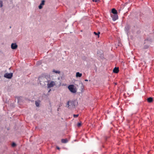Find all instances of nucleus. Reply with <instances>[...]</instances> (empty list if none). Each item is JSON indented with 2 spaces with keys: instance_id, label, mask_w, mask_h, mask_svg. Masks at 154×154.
<instances>
[{
  "instance_id": "1",
  "label": "nucleus",
  "mask_w": 154,
  "mask_h": 154,
  "mask_svg": "<svg viewBox=\"0 0 154 154\" xmlns=\"http://www.w3.org/2000/svg\"><path fill=\"white\" fill-rule=\"evenodd\" d=\"M38 80L40 84L42 86H44L46 85L47 79L44 76L40 77L38 78Z\"/></svg>"
},
{
  "instance_id": "2",
  "label": "nucleus",
  "mask_w": 154,
  "mask_h": 154,
  "mask_svg": "<svg viewBox=\"0 0 154 154\" xmlns=\"http://www.w3.org/2000/svg\"><path fill=\"white\" fill-rule=\"evenodd\" d=\"M68 88L72 93H75L76 92V89L75 88L74 85H71L68 86Z\"/></svg>"
},
{
  "instance_id": "3",
  "label": "nucleus",
  "mask_w": 154,
  "mask_h": 154,
  "mask_svg": "<svg viewBox=\"0 0 154 154\" xmlns=\"http://www.w3.org/2000/svg\"><path fill=\"white\" fill-rule=\"evenodd\" d=\"M56 85V82L54 81H51V82H48L47 84L48 88H51L53 87Z\"/></svg>"
},
{
  "instance_id": "4",
  "label": "nucleus",
  "mask_w": 154,
  "mask_h": 154,
  "mask_svg": "<svg viewBox=\"0 0 154 154\" xmlns=\"http://www.w3.org/2000/svg\"><path fill=\"white\" fill-rule=\"evenodd\" d=\"M13 73H6L4 75V77L8 79H11Z\"/></svg>"
},
{
  "instance_id": "5",
  "label": "nucleus",
  "mask_w": 154,
  "mask_h": 154,
  "mask_svg": "<svg viewBox=\"0 0 154 154\" xmlns=\"http://www.w3.org/2000/svg\"><path fill=\"white\" fill-rule=\"evenodd\" d=\"M111 17H112V20L115 21L118 19V16L117 14H112L111 15Z\"/></svg>"
},
{
  "instance_id": "6",
  "label": "nucleus",
  "mask_w": 154,
  "mask_h": 154,
  "mask_svg": "<svg viewBox=\"0 0 154 154\" xmlns=\"http://www.w3.org/2000/svg\"><path fill=\"white\" fill-rule=\"evenodd\" d=\"M17 45L16 44V43H12L11 45V48L12 49H17Z\"/></svg>"
},
{
  "instance_id": "7",
  "label": "nucleus",
  "mask_w": 154,
  "mask_h": 154,
  "mask_svg": "<svg viewBox=\"0 0 154 154\" xmlns=\"http://www.w3.org/2000/svg\"><path fill=\"white\" fill-rule=\"evenodd\" d=\"M45 2V0H42V1L41 3L38 6V8L39 9H41L42 8V6L44 5Z\"/></svg>"
},
{
  "instance_id": "8",
  "label": "nucleus",
  "mask_w": 154,
  "mask_h": 154,
  "mask_svg": "<svg viewBox=\"0 0 154 154\" xmlns=\"http://www.w3.org/2000/svg\"><path fill=\"white\" fill-rule=\"evenodd\" d=\"M113 72L114 73H117L119 72V68L118 67H115L113 70Z\"/></svg>"
},
{
  "instance_id": "9",
  "label": "nucleus",
  "mask_w": 154,
  "mask_h": 154,
  "mask_svg": "<svg viewBox=\"0 0 154 154\" xmlns=\"http://www.w3.org/2000/svg\"><path fill=\"white\" fill-rule=\"evenodd\" d=\"M61 142L63 143H66L68 142V140L67 139H62L61 140Z\"/></svg>"
},
{
  "instance_id": "10",
  "label": "nucleus",
  "mask_w": 154,
  "mask_h": 154,
  "mask_svg": "<svg viewBox=\"0 0 154 154\" xmlns=\"http://www.w3.org/2000/svg\"><path fill=\"white\" fill-rule=\"evenodd\" d=\"M112 14H117V11L115 8H113L112 10Z\"/></svg>"
},
{
  "instance_id": "11",
  "label": "nucleus",
  "mask_w": 154,
  "mask_h": 154,
  "mask_svg": "<svg viewBox=\"0 0 154 154\" xmlns=\"http://www.w3.org/2000/svg\"><path fill=\"white\" fill-rule=\"evenodd\" d=\"M153 100L152 98L150 97L147 98V101L149 103H151L153 101Z\"/></svg>"
},
{
  "instance_id": "12",
  "label": "nucleus",
  "mask_w": 154,
  "mask_h": 154,
  "mask_svg": "<svg viewBox=\"0 0 154 154\" xmlns=\"http://www.w3.org/2000/svg\"><path fill=\"white\" fill-rule=\"evenodd\" d=\"M82 76V74L80 73L79 72H77L76 73V76L77 77H81Z\"/></svg>"
},
{
  "instance_id": "13",
  "label": "nucleus",
  "mask_w": 154,
  "mask_h": 154,
  "mask_svg": "<svg viewBox=\"0 0 154 154\" xmlns=\"http://www.w3.org/2000/svg\"><path fill=\"white\" fill-rule=\"evenodd\" d=\"M94 33L95 35H98V38L99 37V34L100 33V32H98L97 33L95 32H94Z\"/></svg>"
},
{
  "instance_id": "14",
  "label": "nucleus",
  "mask_w": 154,
  "mask_h": 154,
  "mask_svg": "<svg viewBox=\"0 0 154 154\" xmlns=\"http://www.w3.org/2000/svg\"><path fill=\"white\" fill-rule=\"evenodd\" d=\"M53 72H54L55 73H58V74H59L60 73V72L59 71H58V70L57 71V70H53Z\"/></svg>"
},
{
  "instance_id": "15",
  "label": "nucleus",
  "mask_w": 154,
  "mask_h": 154,
  "mask_svg": "<svg viewBox=\"0 0 154 154\" xmlns=\"http://www.w3.org/2000/svg\"><path fill=\"white\" fill-rule=\"evenodd\" d=\"M35 104L36 106L38 107L39 106V103L36 101L35 102Z\"/></svg>"
},
{
  "instance_id": "16",
  "label": "nucleus",
  "mask_w": 154,
  "mask_h": 154,
  "mask_svg": "<svg viewBox=\"0 0 154 154\" xmlns=\"http://www.w3.org/2000/svg\"><path fill=\"white\" fill-rule=\"evenodd\" d=\"M3 6V3L2 1H0V7H2Z\"/></svg>"
},
{
  "instance_id": "17",
  "label": "nucleus",
  "mask_w": 154,
  "mask_h": 154,
  "mask_svg": "<svg viewBox=\"0 0 154 154\" xmlns=\"http://www.w3.org/2000/svg\"><path fill=\"white\" fill-rule=\"evenodd\" d=\"M66 106H67L69 108L70 107V103H69V101H68L67 103Z\"/></svg>"
},
{
  "instance_id": "18",
  "label": "nucleus",
  "mask_w": 154,
  "mask_h": 154,
  "mask_svg": "<svg viewBox=\"0 0 154 154\" xmlns=\"http://www.w3.org/2000/svg\"><path fill=\"white\" fill-rule=\"evenodd\" d=\"M16 145V144L14 143H13L12 144V146L13 147L15 146Z\"/></svg>"
},
{
  "instance_id": "19",
  "label": "nucleus",
  "mask_w": 154,
  "mask_h": 154,
  "mask_svg": "<svg viewBox=\"0 0 154 154\" xmlns=\"http://www.w3.org/2000/svg\"><path fill=\"white\" fill-rule=\"evenodd\" d=\"M70 107L69 108H72V101H69Z\"/></svg>"
},
{
  "instance_id": "20",
  "label": "nucleus",
  "mask_w": 154,
  "mask_h": 154,
  "mask_svg": "<svg viewBox=\"0 0 154 154\" xmlns=\"http://www.w3.org/2000/svg\"><path fill=\"white\" fill-rule=\"evenodd\" d=\"M81 125V123H78L77 124V126L78 127H80Z\"/></svg>"
},
{
  "instance_id": "21",
  "label": "nucleus",
  "mask_w": 154,
  "mask_h": 154,
  "mask_svg": "<svg viewBox=\"0 0 154 154\" xmlns=\"http://www.w3.org/2000/svg\"><path fill=\"white\" fill-rule=\"evenodd\" d=\"M79 116V115L78 114H77V115H75V114H74L73 115V116L74 117H77L78 116Z\"/></svg>"
},
{
  "instance_id": "22",
  "label": "nucleus",
  "mask_w": 154,
  "mask_h": 154,
  "mask_svg": "<svg viewBox=\"0 0 154 154\" xmlns=\"http://www.w3.org/2000/svg\"><path fill=\"white\" fill-rule=\"evenodd\" d=\"M98 0H93V1L94 2H98Z\"/></svg>"
},
{
  "instance_id": "23",
  "label": "nucleus",
  "mask_w": 154,
  "mask_h": 154,
  "mask_svg": "<svg viewBox=\"0 0 154 154\" xmlns=\"http://www.w3.org/2000/svg\"><path fill=\"white\" fill-rule=\"evenodd\" d=\"M85 81H88V80H87V79H85Z\"/></svg>"
},
{
  "instance_id": "24",
  "label": "nucleus",
  "mask_w": 154,
  "mask_h": 154,
  "mask_svg": "<svg viewBox=\"0 0 154 154\" xmlns=\"http://www.w3.org/2000/svg\"><path fill=\"white\" fill-rule=\"evenodd\" d=\"M57 149H60V148H59V147H57Z\"/></svg>"
},
{
  "instance_id": "25",
  "label": "nucleus",
  "mask_w": 154,
  "mask_h": 154,
  "mask_svg": "<svg viewBox=\"0 0 154 154\" xmlns=\"http://www.w3.org/2000/svg\"><path fill=\"white\" fill-rule=\"evenodd\" d=\"M51 90L50 89V90H49L48 92H49Z\"/></svg>"
}]
</instances>
